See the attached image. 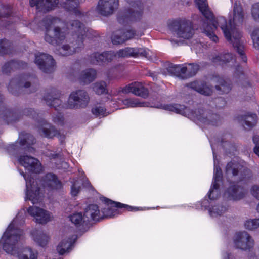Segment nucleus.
<instances>
[{
	"label": "nucleus",
	"instance_id": "49530a36",
	"mask_svg": "<svg viewBox=\"0 0 259 259\" xmlns=\"http://www.w3.org/2000/svg\"><path fill=\"white\" fill-rule=\"evenodd\" d=\"M251 193L255 197L259 199V186H253L252 188Z\"/></svg>",
	"mask_w": 259,
	"mask_h": 259
},
{
	"label": "nucleus",
	"instance_id": "bf43d9fd",
	"mask_svg": "<svg viewBox=\"0 0 259 259\" xmlns=\"http://www.w3.org/2000/svg\"><path fill=\"white\" fill-rule=\"evenodd\" d=\"M29 150L30 151V152H32V148H29Z\"/></svg>",
	"mask_w": 259,
	"mask_h": 259
},
{
	"label": "nucleus",
	"instance_id": "5fc2aeb1",
	"mask_svg": "<svg viewBox=\"0 0 259 259\" xmlns=\"http://www.w3.org/2000/svg\"><path fill=\"white\" fill-rule=\"evenodd\" d=\"M26 138L28 139H32V137H31V136L30 135H26Z\"/></svg>",
	"mask_w": 259,
	"mask_h": 259
},
{
	"label": "nucleus",
	"instance_id": "c85d7f7f",
	"mask_svg": "<svg viewBox=\"0 0 259 259\" xmlns=\"http://www.w3.org/2000/svg\"><path fill=\"white\" fill-rule=\"evenodd\" d=\"M78 4L79 0H66L63 7L68 11H73L75 15L79 17L81 13L77 9Z\"/></svg>",
	"mask_w": 259,
	"mask_h": 259
},
{
	"label": "nucleus",
	"instance_id": "a211bd4d",
	"mask_svg": "<svg viewBox=\"0 0 259 259\" xmlns=\"http://www.w3.org/2000/svg\"><path fill=\"white\" fill-rule=\"evenodd\" d=\"M118 6V0H100L97 7L99 13L104 16L112 14Z\"/></svg>",
	"mask_w": 259,
	"mask_h": 259
},
{
	"label": "nucleus",
	"instance_id": "603ef678",
	"mask_svg": "<svg viewBox=\"0 0 259 259\" xmlns=\"http://www.w3.org/2000/svg\"><path fill=\"white\" fill-rule=\"evenodd\" d=\"M254 152L259 157V146H255Z\"/></svg>",
	"mask_w": 259,
	"mask_h": 259
},
{
	"label": "nucleus",
	"instance_id": "58836bf2",
	"mask_svg": "<svg viewBox=\"0 0 259 259\" xmlns=\"http://www.w3.org/2000/svg\"><path fill=\"white\" fill-rule=\"evenodd\" d=\"M81 183L78 180H74L72 182V185L71 188V194L72 196H76L80 191V185Z\"/></svg>",
	"mask_w": 259,
	"mask_h": 259
},
{
	"label": "nucleus",
	"instance_id": "ea45409f",
	"mask_svg": "<svg viewBox=\"0 0 259 259\" xmlns=\"http://www.w3.org/2000/svg\"><path fill=\"white\" fill-rule=\"evenodd\" d=\"M45 100L46 103L49 106H53L56 107L57 105L59 104L60 102V100L56 98H53L51 95H48L45 97Z\"/></svg>",
	"mask_w": 259,
	"mask_h": 259
},
{
	"label": "nucleus",
	"instance_id": "f257e3e1",
	"mask_svg": "<svg viewBox=\"0 0 259 259\" xmlns=\"http://www.w3.org/2000/svg\"><path fill=\"white\" fill-rule=\"evenodd\" d=\"M195 3L205 18L203 24V29L207 36L212 41L217 42L218 38L214 34V30L218 27H220L226 39L233 44L243 61L245 62L247 59L243 53L244 46L241 39V33L232 24L238 25L243 21L244 13L240 1H236L233 5V13H230L229 14V24H227L226 19L223 17L214 18L208 7L206 0H195Z\"/></svg>",
	"mask_w": 259,
	"mask_h": 259
},
{
	"label": "nucleus",
	"instance_id": "393cba45",
	"mask_svg": "<svg viewBox=\"0 0 259 259\" xmlns=\"http://www.w3.org/2000/svg\"><path fill=\"white\" fill-rule=\"evenodd\" d=\"M188 86L199 93L208 96L212 92V89L204 82L200 81H195L190 83Z\"/></svg>",
	"mask_w": 259,
	"mask_h": 259
},
{
	"label": "nucleus",
	"instance_id": "9d476101",
	"mask_svg": "<svg viewBox=\"0 0 259 259\" xmlns=\"http://www.w3.org/2000/svg\"><path fill=\"white\" fill-rule=\"evenodd\" d=\"M134 48H126L120 50L115 54L113 52H105L102 54L96 53L91 56V61L93 64H100L106 61L109 62L113 60L114 57L117 56L118 57L127 56H134Z\"/></svg>",
	"mask_w": 259,
	"mask_h": 259
},
{
	"label": "nucleus",
	"instance_id": "79ce46f5",
	"mask_svg": "<svg viewBox=\"0 0 259 259\" xmlns=\"http://www.w3.org/2000/svg\"><path fill=\"white\" fill-rule=\"evenodd\" d=\"M251 37L254 47L259 50V29H255L252 33Z\"/></svg>",
	"mask_w": 259,
	"mask_h": 259
},
{
	"label": "nucleus",
	"instance_id": "6e6552de",
	"mask_svg": "<svg viewBox=\"0 0 259 259\" xmlns=\"http://www.w3.org/2000/svg\"><path fill=\"white\" fill-rule=\"evenodd\" d=\"M101 200L103 203L100 204V208L101 214H103V219L112 218L118 215L120 213V209L121 208H124L130 211L145 210V208L141 207H134L119 202H113L104 197Z\"/></svg>",
	"mask_w": 259,
	"mask_h": 259
},
{
	"label": "nucleus",
	"instance_id": "0eeeda50",
	"mask_svg": "<svg viewBox=\"0 0 259 259\" xmlns=\"http://www.w3.org/2000/svg\"><path fill=\"white\" fill-rule=\"evenodd\" d=\"M167 27L179 38L190 39L194 33L192 22L185 18L168 20Z\"/></svg>",
	"mask_w": 259,
	"mask_h": 259
},
{
	"label": "nucleus",
	"instance_id": "09e8293b",
	"mask_svg": "<svg viewBox=\"0 0 259 259\" xmlns=\"http://www.w3.org/2000/svg\"><path fill=\"white\" fill-rule=\"evenodd\" d=\"M243 172L244 173L243 175L242 174V172H240L239 173V175H240V176L239 177V178L241 180H243V179L246 178V177H244V175H246L245 174L246 173H248V170L245 169L243 168Z\"/></svg>",
	"mask_w": 259,
	"mask_h": 259
},
{
	"label": "nucleus",
	"instance_id": "864d4df0",
	"mask_svg": "<svg viewBox=\"0 0 259 259\" xmlns=\"http://www.w3.org/2000/svg\"><path fill=\"white\" fill-rule=\"evenodd\" d=\"M30 86V83L29 82H26L25 84V87L28 88Z\"/></svg>",
	"mask_w": 259,
	"mask_h": 259
},
{
	"label": "nucleus",
	"instance_id": "473e14b6",
	"mask_svg": "<svg viewBox=\"0 0 259 259\" xmlns=\"http://www.w3.org/2000/svg\"><path fill=\"white\" fill-rule=\"evenodd\" d=\"M256 119L257 116L255 114H252L247 115L244 118L243 126L245 128H251L256 124Z\"/></svg>",
	"mask_w": 259,
	"mask_h": 259
},
{
	"label": "nucleus",
	"instance_id": "de8ad7c7",
	"mask_svg": "<svg viewBox=\"0 0 259 259\" xmlns=\"http://www.w3.org/2000/svg\"><path fill=\"white\" fill-rule=\"evenodd\" d=\"M253 142L255 146H259V136L255 135L253 137Z\"/></svg>",
	"mask_w": 259,
	"mask_h": 259
},
{
	"label": "nucleus",
	"instance_id": "a18cd8bd",
	"mask_svg": "<svg viewBox=\"0 0 259 259\" xmlns=\"http://www.w3.org/2000/svg\"><path fill=\"white\" fill-rule=\"evenodd\" d=\"M26 143L29 144L26 139L21 140L19 142H16L15 144H12L11 148L14 150H18L20 146H24Z\"/></svg>",
	"mask_w": 259,
	"mask_h": 259
},
{
	"label": "nucleus",
	"instance_id": "7ed1b4c3",
	"mask_svg": "<svg viewBox=\"0 0 259 259\" xmlns=\"http://www.w3.org/2000/svg\"><path fill=\"white\" fill-rule=\"evenodd\" d=\"M120 102L124 106L120 107L119 105L114 106L116 109L137 107H151L163 108L169 111L187 116L198 124L215 125L217 123V120L219 119V116L216 114H211L204 111L203 109H199L193 112L184 105L180 104L155 105L153 103L151 104L148 102H141L136 98H128L123 100H119L118 104H120Z\"/></svg>",
	"mask_w": 259,
	"mask_h": 259
},
{
	"label": "nucleus",
	"instance_id": "13d9d810",
	"mask_svg": "<svg viewBox=\"0 0 259 259\" xmlns=\"http://www.w3.org/2000/svg\"><path fill=\"white\" fill-rule=\"evenodd\" d=\"M257 209L258 211L259 212V203H258V205L257 206Z\"/></svg>",
	"mask_w": 259,
	"mask_h": 259
},
{
	"label": "nucleus",
	"instance_id": "ddd939ff",
	"mask_svg": "<svg viewBox=\"0 0 259 259\" xmlns=\"http://www.w3.org/2000/svg\"><path fill=\"white\" fill-rule=\"evenodd\" d=\"M89 100V97L84 91L73 92L69 97L67 107L70 108L84 107L87 105Z\"/></svg>",
	"mask_w": 259,
	"mask_h": 259
},
{
	"label": "nucleus",
	"instance_id": "3c124183",
	"mask_svg": "<svg viewBox=\"0 0 259 259\" xmlns=\"http://www.w3.org/2000/svg\"><path fill=\"white\" fill-rule=\"evenodd\" d=\"M82 184L84 185V187H88V188H90L91 187V184L89 182V180H85L84 181H83V183H82Z\"/></svg>",
	"mask_w": 259,
	"mask_h": 259
},
{
	"label": "nucleus",
	"instance_id": "dca6fc26",
	"mask_svg": "<svg viewBox=\"0 0 259 259\" xmlns=\"http://www.w3.org/2000/svg\"><path fill=\"white\" fill-rule=\"evenodd\" d=\"M132 93L135 95L145 97L148 95V90L142 82H134L118 89V94Z\"/></svg>",
	"mask_w": 259,
	"mask_h": 259
},
{
	"label": "nucleus",
	"instance_id": "72a5a7b5",
	"mask_svg": "<svg viewBox=\"0 0 259 259\" xmlns=\"http://www.w3.org/2000/svg\"><path fill=\"white\" fill-rule=\"evenodd\" d=\"M233 59V56L231 54L227 53L223 56H218L213 58L212 61L215 63L222 64L224 63L229 62L230 60Z\"/></svg>",
	"mask_w": 259,
	"mask_h": 259
},
{
	"label": "nucleus",
	"instance_id": "f03ea898",
	"mask_svg": "<svg viewBox=\"0 0 259 259\" xmlns=\"http://www.w3.org/2000/svg\"><path fill=\"white\" fill-rule=\"evenodd\" d=\"M24 210L19 211L10 224L0 239V246L7 253L19 259H37L38 253L31 248H24L19 252L16 244L23 238V231L20 227L24 222Z\"/></svg>",
	"mask_w": 259,
	"mask_h": 259
},
{
	"label": "nucleus",
	"instance_id": "5701e85b",
	"mask_svg": "<svg viewBox=\"0 0 259 259\" xmlns=\"http://www.w3.org/2000/svg\"><path fill=\"white\" fill-rule=\"evenodd\" d=\"M100 206L96 204L89 205L85 210L84 214L88 222L93 220L98 221L103 219V214H101Z\"/></svg>",
	"mask_w": 259,
	"mask_h": 259
},
{
	"label": "nucleus",
	"instance_id": "a878e982",
	"mask_svg": "<svg viewBox=\"0 0 259 259\" xmlns=\"http://www.w3.org/2000/svg\"><path fill=\"white\" fill-rule=\"evenodd\" d=\"M31 235L34 242L42 247L46 246L50 239V237L47 234L37 231L33 232Z\"/></svg>",
	"mask_w": 259,
	"mask_h": 259
},
{
	"label": "nucleus",
	"instance_id": "a19ab883",
	"mask_svg": "<svg viewBox=\"0 0 259 259\" xmlns=\"http://www.w3.org/2000/svg\"><path fill=\"white\" fill-rule=\"evenodd\" d=\"M134 57L140 55L148 57L149 55L150 51L147 49L134 48Z\"/></svg>",
	"mask_w": 259,
	"mask_h": 259
},
{
	"label": "nucleus",
	"instance_id": "aec40b11",
	"mask_svg": "<svg viewBox=\"0 0 259 259\" xmlns=\"http://www.w3.org/2000/svg\"><path fill=\"white\" fill-rule=\"evenodd\" d=\"M136 33L133 30L123 29L116 31L112 36V42L117 45L122 44L135 37Z\"/></svg>",
	"mask_w": 259,
	"mask_h": 259
},
{
	"label": "nucleus",
	"instance_id": "e433bc0d",
	"mask_svg": "<svg viewBox=\"0 0 259 259\" xmlns=\"http://www.w3.org/2000/svg\"><path fill=\"white\" fill-rule=\"evenodd\" d=\"M92 112L94 115L98 117L105 116L107 115L106 110L101 105H96L93 108Z\"/></svg>",
	"mask_w": 259,
	"mask_h": 259
},
{
	"label": "nucleus",
	"instance_id": "37998d69",
	"mask_svg": "<svg viewBox=\"0 0 259 259\" xmlns=\"http://www.w3.org/2000/svg\"><path fill=\"white\" fill-rule=\"evenodd\" d=\"M9 43L6 40L0 41V55H4L9 53L8 47Z\"/></svg>",
	"mask_w": 259,
	"mask_h": 259
},
{
	"label": "nucleus",
	"instance_id": "bb28decb",
	"mask_svg": "<svg viewBox=\"0 0 259 259\" xmlns=\"http://www.w3.org/2000/svg\"><path fill=\"white\" fill-rule=\"evenodd\" d=\"M70 220L76 226H83L88 222V219L81 212H75L69 217Z\"/></svg>",
	"mask_w": 259,
	"mask_h": 259
},
{
	"label": "nucleus",
	"instance_id": "2f4dec72",
	"mask_svg": "<svg viewBox=\"0 0 259 259\" xmlns=\"http://www.w3.org/2000/svg\"><path fill=\"white\" fill-rule=\"evenodd\" d=\"M96 77V72L93 69H87L82 72L81 79L85 83H90Z\"/></svg>",
	"mask_w": 259,
	"mask_h": 259
},
{
	"label": "nucleus",
	"instance_id": "412c9836",
	"mask_svg": "<svg viewBox=\"0 0 259 259\" xmlns=\"http://www.w3.org/2000/svg\"><path fill=\"white\" fill-rule=\"evenodd\" d=\"M58 2V0H30V5L31 7L36 6L39 11H48L54 9Z\"/></svg>",
	"mask_w": 259,
	"mask_h": 259
},
{
	"label": "nucleus",
	"instance_id": "6ab92c4d",
	"mask_svg": "<svg viewBox=\"0 0 259 259\" xmlns=\"http://www.w3.org/2000/svg\"><path fill=\"white\" fill-rule=\"evenodd\" d=\"M244 189L234 183H231V186L224 194V197L230 200H238L245 195Z\"/></svg>",
	"mask_w": 259,
	"mask_h": 259
},
{
	"label": "nucleus",
	"instance_id": "423d86ee",
	"mask_svg": "<svg viewBox=\"0 0 259 259\" xmlns=\"http://www.w3.org/2000/svg\"><path fill=\"white\" fill-rule=\"evenodd\" d=\"M43 23L46 29L45 39L47 42L53 45H59L66 38L64 32L59 28L62 24L60 19L49 16L44 20Z\"/></svg>",
	"mask_w": 259,
	"mask_h": 259
},
{
	"label": "nucleus",
	"instance_id": "f704fd0d",
	"mask_svg": "<svg viewBox=\"0 0 259 259\" xmlns=\"http://www.w3.org/2000/svg\"><path fill=\"white\" fill-rule=\"evenodd\" d=\"M93 90L97 94L106 93V83L104 81L96 82L94 85Z\"/></svg>",
	"mask_w": 259,
	"mask_h": 259
},
{
	"label": "nucleus",
	"instance_id": "c9c22d12",
	"mask_svg": "<svg viewBox=\"0 0 259 259\" xmlns=\"http://www.w3.org/2000/svg\"><path fill=\"white\" fill-rule=\"evenodd\" d=\"M244 227L248 230H252L259 227V219H250L244 223Z\"/></svg>",
	"mask_w": 259,
	"mask_h": 259
},
{
	"label": "nucleus",
	"instance_id": "c03bdc74",
	"mask_svg": "<svg viewBox=\"0 0 259 259\" xmlns=\"http://www.w3.org/2000/svg\"><path fill=\"white\" fill-rule=\"evenodd\" d=\"M251 15L255 20H259V3L252 5L251 9Z\"/></svg>",
	"mask_w": 259,
	"mask_h": 259
},
{
	"label": "nucleus",
	"instance_id": "f3484780",
	"mask_svg": "<svg viewBox=\"0 0 259 259\" xmlns=\"http://www.w3.org/2000/svg\"><path fill=\"white\" fill-rule=\"evenodd\" d=\"M199 68V65L195 64H189L186 67L171 65L169 67L168 71L171 74L184 75L190 77L194 75Z\"/></svg>",
	"mask_w": 259,
	"mask_h": 259
},
{
	"label": "nucleus",
	"instance_id": "4c0bfd02",
	"mask_svg": "<svg viewBox=\"0 0 259 259\" xmlns=\"http://www.w3.org/2000/svg\"><path fill=\"white\" fill-rule=\"evenodd\" d=\"M219 85H216L217 90L222 91L223 93H228L231 89L230 85L223 79H219Z\"/></svg>",
	"mask_w": 259,
	"mask_h": 259
},
{
	"label": "nucleus",
	"instance_id": "b1692460",
	"mask_svg": "<svg viewBox=\"0 0 259 259\" xmlns=\"http://www.w3.org/2000/svg\"><path fill=\"white\" fill-rule=\"evenodd\" d=\"M42 185L45 187L51 190L60 189L62 187L61 183L57 179L55 175L52 174H48L45 176Z\"/></svg>",
	"mask_w": 259,
	"mask_h": 259
},
{
	"label": "nucleus",
	"instance_id": "20e7f679",
	"mask_svg": "<svg viewBox=\"0 0 259 259\" xmlns=\"http://www.w3.org/2000/svg\"><path fill=\"white\" fill-rule=\"evenodd\" d=\"M18 161L30 173L27 176L23 172L20 171L26 181L25 199L31 201L33 204L36 203L40 197V188L38 186V181L34 180V174L42 170L41 163L38 159L25 155L20 156Z\"/></svg>",
	"mask_w": 259,
	"mask_h": 259
},
{
	"label": "nucleus",
	"instance_id": "2eb2a0df",
	"mask_svg": "<svg viewBox=\"0 0 259 259\" xmlns=\"http://www.w3.org/2000/svg\"><path fill=\"white\" fill-rule=\"evenodd\" d=\"M35 63L44 72L49 73L54 70L55 61L51 56L39 53L35 55Z\"/></svg>",
	"mask_w": 259,
	"mask_h": 259
},
{
	"label": "nucleus",
	"instance_id": "c756f323",
	"mask_svg": "<svg viewBox=\"0 0 259 259\" xmlns=\"http://www.w3.org/2000/svg\"><path fill=\"white\" fill-rule=\"evenodd\" d=\"M40 133L41 135L49 138H53L58 134V131L53 126L48 123L43 125Z\"/></svg>",
	"mask_w": 259,
	"mask_h": 259
},
{
	"label": "nucleus",
	"instance_id": "680f3d73",
	"mask_svg": "<svg viewBox=\"0 0 259 259\" xmlns=\"http://www.w3.org/2000/svg\"><path fill=\"white\" fill-rule=\"evenodd\" d=\"M231 1H232V0H231Z\"/></svg>",
	"mask_w": 259,
	"mask_h": 259
},
{
	"label": "nucleus",
	"instance_id": "9b49d317",
	"mask_svg": "<svg viewBox=\"0 0 259 259\" xmlns=\"http://www.w3.org/2000/svg\"><path fill=\"white\" fill-rule=\"evenodd\" d=\"M211 146L214 159V180L212 182V186L208 193V195L210 200H214L220 196V190L219 184L222 181V174L221 169L219 166L217 165L216 155L214 152L213 146L212 144H211Z\"/></svg>",
	"mask_w": 259,
	"mask_h": 259
},
{
	"label": "nucleus",
	"instance_id": "7c9ffc66",
	"mask_svg": "<svg viewBox=\"0 0 259 259\" xmlns=\"http://www.w3.org/2000/svg\"><path fill=\"white\" fill-rule=\"evenodd\" d=\"M227 210L225 206L214 205L208 208L209 214L212 217H217L224 214Z\"/></svg>",
	"mask_w": 259,
	"mask_h": 259
},
{
	"label": "nucleus",
	"instance_id": "cd10ccee",
	"mask_svg": "<svg viewBox=\"0 0 259 259\" xmlns=\"http://www.w3.org/2000/svg\"><path fill=\"white\" fill-rule=\"evenodd\" d=\"M243 169V167L238 163L231 162L228 163L226 166V174L228 177H236L239 174L238 170Z\"/></svg>",
	"mask_w": 259,
	"mask_h": 259
},
{
	"label": "nucleus",
	"instance_id": "8fccbe9b",
	"mask_svg": "<svg viewBox=\"0 0 259 259\" xmlns=\"http://www.w3.org/2000/svg\"><path fill=\"white\" fill-rule=\"evenodd\" d=\"M202 46V44L201 43H197L195 45H194L193 46V48L195 50H196V53H197L199 51L197 50V49L200 48V47Z\"/></svg>",
	"mask_w": 259,
	"mask_h": 259
},
{
	"label": "nucleus",
	"instance_id": "39448f33",
	"mask_svg": "<svg viewBox=\"0 0 259 259\" xmlns=\"http://www.w3.org/2000/svg\"><path fill=\"white\" fill-rule=\"evenodd\" d=\"M74 23H70L67 26L68 29L72 33L74 32L76 34L77 39L72 42V49L68 45L64 44L59 50V53L63 56H67L78 52L83 46V40L85 37H88L89 30L84 27L82 24H80L78 21H75Z\"/></svg>",
	"mask_w": 259,
	"mask_h": 259
},
{
	"label": "nucleus",
	"instance_id": "052dcab7",
	"mask_svg": "<svg viewBox=\"0 0 259 259\" xmlns=\"http://www.w3.org/2000/svg\"><path fill=\"white\" fill-rule=\"evenodd\" d=\"M202 206L203 207H206V206L204 205V203L202 204Z\"/></svg>",
	"mask_w": 259,
	"mask_h": 259
},
{
	"label": "nucleus",
	"instance_id": "1a4fd4ad",
	"mask_svg": "<svg viewBox=\"0 0 259 259\" xmlns=\"http://www.w3.org/2000/svg\"><path fill=\"white\" fill-rule=\"evenodd\" d=\"M125 1L129 3L130 7L119 14L118 18L119 22L122 23L125 20L133 21L140 19L143 14L145 0Z\"/></svg>",
	"mask_w": 259,
	"mask_h": 259
},
{
	"label": "nucleus",
	"instance_id": "4d7b16f0",
	"mask_svg": "<svg viewBox=\"0 0 259 259\" xmlns=\"http://www.w3.org/2000/svg\"><path fill=\"white\" fill-rule=\"evenodd\" d=\"M224 258H228V254H227V255H226V256H225L224 257Z\"/></svg>",
	"mask_w": 259,
	"mask_h": 259
},
{
	"label": "nucleus",
	"instance_id": "4be33fe9",
	"mask_svg": "<svg viewBox=\"0 0 259 259\" xmlns=\"http://www.w3.org/2000/svg\"><path fill=\"white\" fill-rule=\"evenodd\" d=\"M76 237L74 235L71 237L63 236L59 243L57 250L58 253L62 255L68 252L71 249L73 244L74 242Z\"/></svg>",
	"mask_w": 259,
	"mask_h": 259
},
{
	"label": "nucleus",
	"instance_id": "4468645a",
	"mask_svg": "<svg viewBox=\"0 0 259 259\" xmlns=\"http://www.w3.org/2000/svg\"><path fill=\"white\" fill-rule=\"evenodd\" d=\"M235 247L242 250H247L251 248L254 241L250 235L245 231L237 233L234 238Z\"/></svg>",
	"mask_w": 259,
	"mask_h": 259
},
{
	"label": "nucleus",
	"instance_id": "6e6d98bb",
	"mask_svg": "<svg viewBox=\"0 0 259 259\" xmlns=\"http://www.w3.org/2000/svg\"><path fill=\"white\" fill-rule=\"evenodd\" d=\"M7 15H8V14H5V15H3V14H0V16H2V17H6Z\"/></svg>",
	"mask_w": 259,
	"mask_h": 259
},
{
	"label": "nucleus",
	"instance_id": "f8f14e48",
	"mask_svg": "<svg viewBox=\"0 0 259 259\" xmlns=\"http://www.w3.org/2000/svg\"><path fill=\"white\" fill-rule=\"evenodd\" d=\"M27 211L37 223L45 224L51 221L53 218L51 213L36 206H30Z\"/></svg>",
	"mask_w": 259,
	"mask_h": 259
}]
</instances>
